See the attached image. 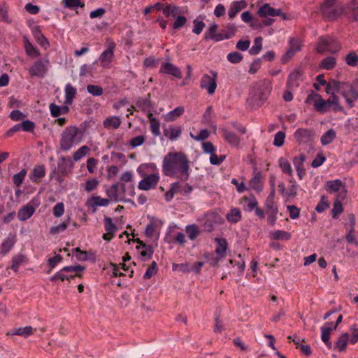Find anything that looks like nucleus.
I'll use <instances>...</instances> for the list:
<instances>
[{
	"mask_svg": "<svg viewBox=\"0 0 358 358\" xmlns=\"http://www.w3.org/2000/svg\"><path fill=\"white\" fill-rule=\"evenodd\" d=\"M189 163L187 156L184 152H169L162 161V172L168 177L186 181L189 178Z\"/></svg>",
	"mask_w": 358,
	"mask_h": 358,
	"instance_id": "obj_1",
	"label": "nucleus"
},
{
	"mask_svg": "<svg viewBox=\"0 0 358 358\" xmlns=\"http://www.w3.org/2000/svg\"><path fill=\"white\" fill-rule=\"evenodd\" d=\"M138 174L143 178L138 182V189L148 191L155 189L160 179L159 169L154 163H145L138 166Z\"/></svg>",
	"mask_w": 358,
	"mask_h": 358,
	"instance_id": "obj_2",
	"label": "nucleus"
},
{
	"mask_svg": "<svg viewBox=\"0 0 358 358\" xmlns=\"http://www.w3.org/2000/svg\"><path fill=\"white\" fill-rule=\"evenodd\" d=\"M83 139V134L80 130L75 125L65 128L60 136V149L67 152L76 145L80 143Z\"/></svg>",
	"mask_w": 358,
	"mask_h": 358,
	"instance_id": "obj_3",
	"label": "nucleus"
},
{
	"mask_svg": "<svg viewBox=\"0 0 358 358\" xmlns=\"http://www.w3.org/2000/svg\"><path fill=\"white\" fill-rule=\"evenodd\" d=\"M134 185H129L127 188L124 183H115L108 187L106 189V194L110 201L113 202H127L130 199H126V196H134Z\"/></svg>",
	"mask_w": 358,
	"mask_h": 358,
	"instance_id": "obj_4",
	"label": "nucleus"
},
{
	"mask_svg": "<svg viewBox=\"0 0 358 358\" xmlns=\"http://www.w3.org/2000/svg\"><path fill=\"white\" fill-rule=\"evenodd\" d=\"M271 88L269 83H263L260 86L250 91L247 103L253 108L261 106L270 95Z\"/></svg>",
	"mask_w": 358,
	"mask_h": 358,
	"instance_id": "obj_5",
	"label": "nucleus"
},
{
	"mask_svg": "<svg viewBox=\"0 0 358 358\" xmlns=\"http://www.w3.org/2000/svg\"><path fill=\"white\" fill-rule=\"evenodd\" d=\"M106 49L101 53L95 62H99L103 69H110L112 62L115 57L116 45L110 38L106 39Z\"/></svg>",
	"mask_w": 358,
	"mask_h": 358,
	"instance_id": "obj_6",
	"label": "nucleus"
},
{
	"mask_svg": "<svg viewBox=\"0 0 358 358\" xmlns=\"http://www.w3.org/2000/svg\"><path fill=\"white\" fill-rule=\"evenodd\" d=\"M341 49V45L338 41L331 36L320 37L319 38L317 50L318 52L336 53Z\"/></svg>",
	"mask_w": 358,
	"mask_h": 358,
	"instance_id": "obj_7",
	"label": "nucleus"
},
{
	"mask_svg": "<svg viewBox=\"0 0 358 358\" xmlns=\"http://www.w3.org/2000/svg\"><path fill=\"white\" fill-rule=\"evenodd\" d=\"M229 29H230L229 34H220L217 33V25L216 24H211L208 30L205 32L204 38L205 39H213L215 41H220L224 39L231 38L236 31V27L234 24L228 25Z\"/></svg>",
	"mask_w": 358,
	"mask_h": 358,
	"instance_id": "obj_8",
	"label": "nucleus"
},
{
	"mask_svg": "<svg viewBox=\"0 0 358 358\" xmlns=\"http://www.w3.org/2000/svg\"><path fill=\"white\" fill-rule=\"evenodd\" d=\"M342 96L345 98L349 107L354 106V101L358 99V80L352 83H343Z\"/></svg>",
	"mask_w": 358,
	"mask_h": 358,
	"instance_id": "obj_9",
	"label": "nucleus"
},
{
	"mask_svg": "<svg viewBox=\"0 0 358 358\" xmlns=\"http://www.w3.org/2000/svg\"><path fill=\"white\" fill-rule=\"evenodd\" d=\"M41 201L38 196H34L24 206L21 208L17 213V219L20 221H26L29 219L35 213L36 208L40 206Z\"/></svg>",
	"mask_w": 358,
	"mask_h": 358,
	"instance_id": "obj_10",
	"label": "nucleus"
},
{
	"mask_svg": "<svg viewBox=\"0 0 358 358\" xmlns=\"http://www.w3.org/2000/svg\"><path fill=\"white\" fill-rule=\"evenodd\" d=\"M210 73L203 75L200 81V87L206 90L208 94L212 95L217 88V73L211 71Z\"/></svg>",
	"mask_w": 358,
	"mask_h": 358,
	"instance_id": "obj_11",
	"label": "nucleus"
},
{
	"mask_svg": "<svg viewBox=\"0 0 358 358\" xmlns=\"http://www.w3.org/2000/svg\"><path fill=\"white\" fill-rule=\"evenodd\" d=\"M321 12L326 20L333 21L343 14L344 8L341 5L322 4L321 6Z\"/></svg>",
	"mask_w": 358,
	"mask_h": 358,
	"instance_id": "obj_12",
	"label": "nucleus"
},
{
	"mask_svg": "<svg viewBox=\"0 0 358 358\" xmlns=\"http://www.w3.org/2000/svg\"><path fill=\"white\" fill-rule=\"evenodd\" d=\"M314 102L315 110L320 113H324L328 110L329 105L327 100L325 101L322 96L314 92H311L306 98L305 102L307 104H310Z\"/></svg>",
	"mask_w": 358,
	"mask_h": 358,
	"instance_id": "obj_13",
	"label": "nucleus"
},
{
	"mask_svg": "<svg viewBox=\"0 0 358 358\" xmlns=\"http://www.w3.org/2000/svg\"><path fill=\"white\" fill-rule=\"evenodd\" d=\"M293 136L300 145H306L313 141L315 136V131L313 129L299 128L295 131Z\"/></svg>",
	"mask_w": 358,
	"mask_h": 358,
	"instance_id": "obj_14",
	"label": "nucleus"
},
{
	"mask_svg": "<svg viewBox=\"0 0 358 358\" xmlns=\"http://www.w3.org/2000/svg\"><path fill=\"white\" fill-rule=\"evenodd\" d=\"M49 64L48 59H40L34 63L29 72L31 76L43 78L48 72Z\"/></svg>",
	"mask_w": 358,
	"mask_h": 358,
	"instance_id": "obj_15",
	"label": "nucleus"
},
{
	"mask_svg": "<svg viewBox=\"0 0 358 358\" xmlns=\"http://www.w3.org/2000/svg\"><path fill=\"white\" fill-rule=\"evenodd\" d=\"M326 190L329 193L338 192L339 194L337 197H340L341 199H344L346 195L347 190L345 189V185L339 179L329 180L325 184Z\"/></svg>",
	"mask_w": 358,
	"mask_h": 358,
	"instance_id": "obj_16",
	"label": "nucleus"
},
{
	"mask_svg": "<svg viewBox=\"0 0 358 358\" xmlns=\"http://www.w3.org/2000/svg\"><path fill=\"white\" fill-rule=\"evenodd\" d=\"M257 14L261 17L266 18L267 17H276L280 16L282 20H286L287 17L285 13L282 12V10L278 8L275 9L271 7L268 3H264L257 10Z\"/></svg>",
	"mask_w": 358,
	"mask_h": 358,
	"instance_id": "obj_17",
	"label": "nucleus"
},
{
	"mask_svg": "<svg viewBox=\"0 0 358 358\" xmlns=\"http://www.w3.org/2000/svg\"><path fill=\"white\" fill-rule=\"evenodd\" d=\"M302 71L296 69L289 75L287 82V87L290 90H295L302 81Z\"/></svg>",
	"mask_w": 358,
	"mask_h": 358,
	"instance_id": "obj_18",
	"label": "nucleus"
},
{
	"mask_svg": "<svg viewBox=\"0 0 358 358\" xmlns=\"http://www.w3.org/2000/svg\"><path fill=\"white\" fill-rule=\"evenodd\" d=\"M110 201L108 198H101L100 196H92L87 199L86 205L88 208L96 210L97 207H106Z\"/></svg>",
	"mask_w": 358,
	"mask_h": 358,
	"instance_id": "obj_19",
	"label": "nucleus"
},
{
	"mask_svg": "<svg viewBox=\"0 0 358 358\" xmlns=\"http://www.w3.org/2000/svg\"><path fill=\"white\" fill-rule=\"evenodd\" d=\"M15 243L16 236L15 234H9L0 245V254L2 256L8 254L13 249Z\"/></svg>",
	"mask_w": 358,
	"mask_h": 358,
	"instance_id": "obj_20",
	"label": "nucleus"
},
{
	"mask_svg": "<svg viewBox=\"0 0 358 358\" xmlns=\"http://www.w3.org/2000/svg\"><path fill=\"white\" fill-rule=\"evenodd\" d=\"M159 73L171 75L178 78H180L182 76L180 69L170 62L163 63L160 67Z\"/></svg>",
	"mask_w": 358,
	"mask_h": 358,
	"instance_id": "obj_21",
	"label": "nucleus"
},
{
	"mask_svg": "<svg viewBox=\"0 0 358 358\" xmlns=\"http://www.w3.org/2000/svg\"><path fill=\"white\" fill-rule=\"evenodd\" d=\"M264 187V178L260 172L254 173V176L249 181V188L257 192L262 191Z\"/></svg>",
	"mask_w": 358,
	"mask_h": 358,
	"instance_id": "obj_22",
	"label": "nucleus"
},
{
	"mask_svg": "<svg viewBox=\"0 0 358 358\" xmlns=\"http://www.w3.org/2000/svg\"><path fill=\"white\" fill-rule=\"evenodd\" d=\"M333 322H327L324 326L321 327V339L325 343L329 349L332 348V343L330 341V334L332 330Z\"/></svg>",
	"mask_w": 358,
	"mask_h": 358,
	"instance_id": "obj_23",
	"label": "nucleus"
},
{
	"mask_svg": "<svg viewBox=\"0 0 358 358\" xmlns=\"http://www.w3.org/2000/svg\"><path fill=\"white\" fill-rule=\"evenodd\" d=\"M73 167V162L70 157H62L59 159L58 169L62 175H66L70 173Z\"/></svg>",
	"mask_w": 358,
	"mask_h": 358,
	"instance_id": "obj_24",
	"label": "nucleus"
},
{
	"mask_svg": "<svg viewBox=\"0 0 358 358\" xmlns=\"http://www.w3.org/2000/svg\"><path fill=\"white\" fill-rule=\"evenodd\" d=\"M182 132V127L181 125L171 126L168 129H164V134L170 141H174L178 140Z\"/></svg>",
	"mask_w": 358,
	"mask_h": 358,
	"instance_id": "obj_25",
	"label": "nucleus"
},
{
	"mask_svg": "<svg viewBox=\"0 0 358 358\" xmlns=\"http://www.w3.org/2000/svg\"><path fill=\"white\" fill-rule=\"evenodd\" d=\"M247 6L244 0L236 1L231 3L228 15L230 19L234 18L236 15Z\"/></svg>",
	"mask_w": 358,
	"mask_h": 358,
	"instance_id": "obj_26",
	"label": "nucleus"
},
{
	"mask_svg": "<svg viewBox=\"0 0 358 358\" xmlns=\"http://www.w3.org/2000/svg\"><path fill=\"white\" fill-rule=\"evenodd\" d=\"M45 176L44 165H36L29 174L30 180L34 182H38Z\"/></svg>",
	"mask_w": 358,
	"mask_h": 358,
	"instance_id": "obj_27",
	"label": "nucleus"
},
{
	"mask_svg": "<svg viewBox=\"0 0 358 358\" xmlns=\"http://www.w3.org/2000/svg\"><path fill=\"white\" fill-rule=\"evenodd\" d=\"M50 113L52 117H59L62 115L67 114L69 112L68 106H58L51 103L49 106Z\"/></svg>",
	"mask_w": 358,
	"mask_h": 358,
	"instance_id": "obj_28",
	"label": "nucleus"
},
{
	"mask_svg": "<svg viewBox=\"0 0 358 358\" xmlns=\"http://www.w3.org/2000/svg\"><path fill=\"white\" fill-rule=\"evenodd\" d=\"M33 35L36 41L44 49H47L50 44L48 39L41 32L39 27H35L32 30Z\"/></svg>",
	"mask_w": 358,
	"mask_h": 358,
	"instance_id": "obj_29",
	"label": "nucleus"
},
{
	"mask_svg": "<svg viewBox=\"0 0 358 358\" xmlns=\"http://www.w3.org/2000/svg\"><path fill=\"white\" fill-rule=\"evenodd\" d=\"M121 124L122 120L117 116H109L103 122V127L107 129H117Z\"/></svg>",
	"mask_w": 358,
	"mask_h": 358,
	"instance_id": "obj_30",
	"label": "nucleus"
},
{
	"mask_svg": "<svg viewBox=\"0 0 358 358\" xmlns=\"http://www.w3.org/2000/svg\"><path fill=\"white\" fill-rule=\"evenodd\" d=\"M343 86V82L333 80L327 84L326 92L330 95L336 94V92L341 93L342 94L343 87H341Z\"/></svg>",
	"mask_w": 358,
	"mask_h": 358,
	"instance_id": "obj_31",
	"label": "nucleus"
},
{
	"mask_svg": "<svg viewBox=\"0 0 358 358\" xmlns=\"http://www.w3.org/2000/svg\"><path fill=\"white\" fill-rule=\"evenodd\" d=\"M349 343V333L345 332L340 335L337 341L334 345V348L338 352H343L345 350L347 345Z\"/></svg>",
	"mask_w": 358,
	"mask_h": 358,
	"instance_id": "obj_32",
	"label": "nucleus"
},
{
	"mask_svg": "<svg viewBox=\"0 0 358 358\" xmlns=\"http://www.w3.org/2000/svg\"><path fill=\"white\" fill-rule=\"evenodd\" d=\"M140 244L141 245H138L136 248L138 249L141 257L144 261L150 259L154 252L152 248L150 245L143 244L142 242H140Z\"/></svg>",
	"mask_w": 358,
	"mask_h": 358,
	"instance_id": "obj_33",
	"label": "nucleus"
},
{
	"mask_svg": "<svg viewBox=\"0 0 358 358\" xmlns=\"http://www.w3.org/2000/svg\"><path fill=\"white\" fill-rule=\"evenodd\" d=\"M185 112V108L183 106H178L169 111L166 114L164 115V118L166 122H173L180 117Z\"/></svg>",
	"mask_w": 358,
	"mask_h": 358,
	"instance_id": "obj_34",
	"label": "nucleus"
},
{
	"mask_svg": "<svg viewBox=\"0 0 358 358\" xmlns=\"http://www.w3.org/2000/svg\"><path fill=\"white\" fill-rule=\"evenodd\" d=\"M65 92V101L64 103L66 105H71L73 102V99L75 97L77 90L71 84L68 83L66 85L64 88Z\"/></svg>",
	"mask_w": 358,
	"mask_h": 358,
	"instance_id": "obj_35",
	"label": "nucleus"
},
{
	"mask_svg": "<svg viewBox=\"0 0 358 358\" xmlns=\"http://www.w3.org/2000/svg\"><path fill=\"white\" fill-rule=\"evenodd\" d=\"M217 245L215 249V253L218 255L219 258H223L226 255V251L227 250V242L224 238H218L215 239Z\"/></svg>",
	"mask_w": 358,
	"mask_h": 358,
	"instance_id": "obj_36",
	"label": "nucleus"
},
{
	"mask_svg": "<svg viewBox=\"0 0 358 358\" xmlns=\"http://www.w3.org/2000/svg\"><path fill=\"white\" fill-rule=\"evenodd\" d=\"M242 218L241 210L238 208H232L226 215V219L231 223H237Z\"/></svg>",
	"mask_w": 358,
	"mask_h": 358,
	"instance_id": "obj_37",
	"label": "nucleus"
},
{
	"mask_svg": "<svg viewBox=\"0 0 358 358\" xmlns=\"http://www.w3.org/2000/svg\"><path fill=\"white\" fill-rule=\"evenodd\" d=\"M243 205L245 211L251 212L257 206L258 202L256 198L253 195H251L250 196L244 198Z\"/></svg>",
	"mask_w": 358,
	"mask_h": 358,
	"instance_id": "obj_38",
	"label": "nucleus"
},
{
	"mask_svg": "<svg viewBox=\"0 0 358 358\" xmlns=\"http://www.w3.org/2000/svg\"><path fill=\"white\" fill-rule=\"evenodd\" d=\"M278 165L284 173L287 174L289 176L292 177L293 171L289 161L285 157H280L278 159Z\"/></svg>",
	"mask_w": 358,
	"mask_h": 358,
	"instance_id": "obj_39",
	"label": "nucleus"
},
{
	"mask_svg": "<svg viewBox=\"0 0 358 358\" xmlns=\"http://www.w3.org/2000/svg\"><path fill=\"white\" fill-rule=\"evenodd\" d=\"M33 334V328L31 326L14 329L11 335H18L27 338Z\"/></svg>",
	"mask_w": 358,
	"mask_h": 358,
	"instance_id": "obj_40",
	"label": "nucleus"
},
{
	"mask_svg": "<svg viewBox=\"0 0 358 358\" xmlns=\"http://www.w3.org/2000/svg\"><path fill=\"white\" fill-rule=\"evenodd\" d=\"M96 62L94 61L92 64L82 65L80 69V76H92L96 70Z\"/></svg>",
	"mask_w": 358,
	"mask_h": 358,
	"instance_id": "obj_41",
	"label": "nucleus"
},
{
	"mask_svg": "<svg viewBox=\"0 0 358 358\" xmlns=\"http://www.w3.org/2000/svg\"><path fill=\"white\" fill-rule=\"evenodd\" d=\"M336 132L334 129H330L326 131L320 138L321 143L322 145H327L333 142L336 138Z\"/></svg>",
	"mask_w": 358,
	"mask_h": 358,
	"instance_id": "obj_42",
	"label": "nucleus"
},
{
	"mask_svg": "<svg viewBox=\"0 0 358 358\" xmlns=\"http://www.w3.org/2000/svg\"><path fill=\"white\" fill-rule=\"evenodd\" d=\"M24 259L25 256L22 254H17L13 256L11 261V269L15 273H17L18 271L20 266L23 264Z\"/></svg>",
	"mask_w": 358,
	"mask_h": 358,
	"instance_id": "obj_43",
	"label": "nucleus"
},
{
	"mask_svg": "<svg viewBox=\"0 0 358 358\" xmlns=\"http://www.w3.org/2000/svg\"><path fill=\"white\" fill-rule=\"evenodd\" d=\"M185 231L191 241L196 239L200 234L199 228L194 224L187 225L185 227Z\"/></svg>",
	"mask_w": 358,
	"mask_h": 358,
	"instance_id": "obj_44",
	"label": "nucleus"
},
{
	"mask_svg": "<svg viewBox=\"0 0 358 358\" xmlns=\"http://www.w3.org/2000/svg\"><path fill=\"white\" fill-rule=\"evenodd\" d=\"M136 106L143 111L150 110L152 108L150 95L148 94L145 98L138 99L136 101Z\"/></svg>",
	"mask_w": 358,
	"mask_h": 358,
	"instance_id": "obj_45",
	"label": "nucleus"
},
{
	"mask_svg": "<svg viewBox=\"0 0 358 358\" xmlns=\"http://www.w3.org/2000/svg\"><path fill=\"white\" fill-rule=\"evenodd\" d=\"M336 62L334 57H327L320 63V67L322 69L331 70L336 66Z\"/></svg>",
	"mask_w": 358,
	"mask_h": 358,
	"instance_id": "obj_46",
	"label": "nucleus"
},
{
	"mask_svg": "<svg viewBox=\"0 0 358 358\" xmlns=\"http://www.w3.org/2000/svg\"><path fill=\"white\" fill-rule=\"evenodd\" d=\"M150 123V131L155 136H158L160 134V122L159 121L150 115L149 116Z\"/></svg>",
	"mask_w": 358,
	"mask_h": 358,
	"instance_id": "obj_47",
	"label": "nucleus"
},
{
	"mask_svg": "<svg viewBox=\"0 0 358 358\" xmlns=\"http://www.w3.org/2000/svg\"><path fill=\"white\" fill-rule=\"evenodd\" d=\"M271 237L273 240L287 241L291 238V234L283 230H276L271 234Z\"/></svg>",
	"mask_w": 358,
	"mask_h": 358,
	"instance_id": "obj_48",
	"label": "nucleus"
},
{
	"mask_svg": "<svg viewBox=\"0 0 358 358\" xmlns=\"http://www.w3.org/2000/svg\"><path fill=\"white\" fill-rule=\"evenodd\" d=\"M70 220L71 218L69 217L65 221L62 222L60 224L52 227L50 229V233L52 235H55L64 231L68 227Z\"/></svg>",
	"mask_w": 358,
	"mask_h": 358,
	"instance_id": "obj_49",
	"label": "nucleus"
},
{
	"mask_svg": "<svg viewBox=\"0 0 358 358\" xmlns=\"http://www.w3.org/2000/svg\"><path fill=\"white\" fill-rule=\"evenodd\" d=\"M329 107L331 106L334 112L342 111L343 108L339 103L338 97L336 94L331 95L327 99Z\"/></svg>",
	"mask_w": 358,
	"mask_h": 358,
	"instance_id": "obj_50",
	"label": "nucleus"
},
{
	"mask_svg": "<svg viewBox=\"0 0 358 358\" xmlns=\"http://www.w3.org/2000/svg\"><path fill=\"white\" fill-rule=\"evenodd\" d=\"M24 49L26 53L31 57H36L40 55V52L37 48H36L31 42L28 40H26L24 44Z\"/></svg>",
	"mask_w": 358,
	"mask_h": 358,
	"instance_id": "obj_51",
	"label": "nucleus"
},
{
	"mask_svg": "<svg viewBox=\"0 0 358 358\" xmlns=\"http://www.w3.org/2000/svg\"><path fill=\"white\" fill-rule=\"evenodd\" d=\"M90 149L87 145L81 146L78 150H76L73 155V160L78 162L83 158L87 154L90 152Z\"/></svg>",
	"mask_w": 358,
	"mask_h": 358,
	"instance_id": "obj_52",
	"label": "nucleus"
},
{
	"mask_svg": "<svg viewBox=\"0 0 358 358\" xmlns=\"http://www.w3.org/2000/svg\"><path fill=\"white\" fill-rule=\"evenodd\" d=\"M262 48V38L257 37L255 38L254 45L249 50V52L252 55H257L259 53Z\"/></svg>",
	"mask_w": 358,
	"mask_h": 358,
	"instance_id": "obj_53",
	"label": "nucleus"
},
{
	"mask_svg": "<svg viewBox=\"0 0 358 358\" xmlns=\"http://www.w3.org/2000/svg\"><path fill=\"white\" fill-rule=\"evenodd\" d=\"M63 4L65 8L70 9H77L85 6V3L81 0H63Z\"/></svg>",
	"mask_w": 358,
	"mask_h": 358,
	"instance_id": "obj_54",
	"label": "nucleus"
},
{
	"mask_svg": "<svg viewBox=\"0 0 358 358\" xmlns=\"http://www.w3.org/2000/svg\"><path fill=\"white\" fill-rule=\"evenodd\" d=\"M104 228L108 234H114L117 230L116 225L109 217L104 218Z\"/></svg>",
	"mask_w": 358,
	"mask_h": 358,
	"instance_id": "obj_55",
	"label": "nucleus"
},
{
	"mask_svg": "<svg viewBox=\"0 0 358 358\" xmlns=\"http://www.w3.org/2000/svg\"><path fill=\"white\" fill-rule=\"evenodd\" d=\"M179 13V8L174 5H167L163 8L164 15L168 17L172 15L173 17H176L177 14Z\"/></svg>",
	"mask_w": 358,
	"mask_h": 358,
	"instance_id": "obj_56",
	"label": "nucleus"
},
{
	"mask_svg": "<svg viewBox=\"0 0 358 358\" xmlns=\"http://www.w3.org/2000/svg\"><path fill=\"white\" fill-rule=\"evenodd\" d=\"M26 175L27 170L25 169H22L19 173L15 174L13 177V182L14 185L19 187L22 184Z\"/></svg>",
	"mask_w": 358,
	"mask_h": 358,
	"instance_id": "obj_57",
	"label": "nucleus"
},
{
	"mask_svg": "<svg viewBox=\"0 0 358 358\" xmlns=\"http://www.w3.org/2000/svg\"><path fill=\"white\" fill-rule=\"evenodd\" d=\"M172 270L173 271H180L183 273H187L191 272L190 265L188 263L182 264H172Z\"/></svg>",
	"mask_w": 358,
	"mask_h": 358,
	"instance_id": "obj_58",
	"label": "nucleus"
},
{
	"mask_svg": "<svg viewBox=\"0 0 358 358\" xmlns=\"http://www.w3.org/2000/svg\"><path fill=\"white\" fill-rule=\"evenodd\" d=\"M345 61L348 66H356L358 64V55L355 52L352 51L345 56Z\"/></svg>",
	"mask_w": 358,
	"mask_h": 358,
	"instance_id": "obj_59",
	"label": "nucleus"
},
{
	"mask_svg": "<svg viewBox=\"0 0 358 358\" xmlns=\"http://www.w3.org/2000/svg\"><path fill=\"white\" fill-rule=\"evenodd\" d=\"M352 20L358 16V0H351L347 5Z\"/></svg>",
	"mask_w": 358,
	"mask_h": 358,
	"instance_id": "obj_60",
	"label": "nucleus"
},
{
	"mask_svg": "<svg viewBox=\"0 0 358 358\" xmlns=\"http://www.w3.org/2000/svg\"><path fill=\"white\" fill-rule=\"evenodd\" d=\"M149 218L150 222L146 226L145 234L147 236L152 237L155 231L157 220L153 217Z\"/></svg>",
	"mask_w": 358,
	"mask_h": 358,
	"instance_id": "obj_61",
	"label": "nucleus"
},
{
	"mask_svg": "<svg viewBox=\"0 0 358 358\" xmlns=\"http://www.w3.org/2000/svg\"><path fill=\"white\" fill-rule=\"evenodd\" d=\"M224 138L227 141L233 146H237L239 144L240 139L238 136L234 132H226Z\"/></svg>",
	"mask_w": 358,
	"mask_h": 358,
	"instance_id": "obj_62",
	"label": "nucleus"
},
{
	"mask_svg": "<svg viewBox=\"0 0 358 358\" xmlns=\"http://www.w3.org/2000/svg\"><path fill=\"white\" fill-rule=\"evenodd\" d=\"M227 60L232 64L240 63L243 60V55L236 51L229 53L227 56Z\"/></svg>",
	"mask_w": 358,
	"mask_h": 358,
	"instance_id": "obj_63",
	"label": "nucleus"
},
{
	"mask_svg": "<svg viewBox=\"0 0 358 358\" xmlns=\"http://www.w3.org/2000/svg\"><path fill=\"white\" fill-rule=\"evenodd\" d=\"M87 90L90 94L94 96H101L103 92L102 87L96 85H88Z\"/></svg>",
	"mask_w": 358,
	"mask_h": 358,
	"instance_id": "obj_64",
	"label": "nucleus"
}]
</instances>
